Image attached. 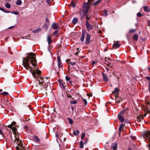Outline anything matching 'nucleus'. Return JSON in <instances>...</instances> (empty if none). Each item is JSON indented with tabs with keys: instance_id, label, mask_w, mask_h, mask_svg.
I'll use <instances>...</instances> for the list:
<instances>
[{
	"instance_id": "obj_40",
	"label": "nucleus",
	"mask_w": 150,
	"mask_h": 150,
	"mask_svg": "<svg viewBox=\"0 0 150 150\" xmlns=\"http://www.w3.org/2000/svg\"><path fill=\"white\" fill-rule=\"evenodd\" d=\"M71 65H74L75 64H76V62H70V63Z\"/></svg>"
},
{
	"instance_id": "obj_62",
	"label": "nucleus",
	"mask_w": 150,
	"mask_h": 150,
	"mask_svg": "<svg viewBox=\"0 0 150 150\" xmlns=\"http://www.w3.org/2000/svg\"><path fill=\"white\" fill-rule=\"evenodd\" d=\"M58 134H56V137H58Z\"/></svg>"
},
{
	"instance_id": "obj_24",
	"label": "nucleus",
	"mask_w": 150,
	"mask_h": 150,
	"mask_svg": "<svg viewBox=\"0 0 150 150\" xmlns=\"http://www.w3.org/2000/svg\"><path fill=\"white\" fill-rule=\"evenodd\" d=\"M22 4L21 0H18L16 2V4L17 5H21Z\"/></svg>"
},
{
	"instance_id": "obj_8",
	"label": "nucleus",
	"mask_w": 150,
	"mask_h": 150,
	"mask_svg": "<svg viewBox=\"0 0 150 150\" xmlns=\"http://www.w3.org/2000/svg\"><path fill=\"white\" fill-rule=\"evenodd\" d=\"M117 145L116 142L112 143L111 145V148L113 150H117Z\"/></svg>"
},
{
	"instance_id": "obj_21",
	"label": "nucleus",
	"mask_w": 150,
	"mask_h": 150,
	"mask_svg": "<svg viewBox=\"0 0 150 150\" xmlns=\"http://www.w3.org/2000/svg\"><path fill=\"white\" fill-rule=\"evenodd\" d=\"M80 147L81 148H83V142L82 140L80 142Z\"/></svg>"
},
{
	"instance_id": "obj_59",
	"label": "nucleus",
	"mask_w": 150,
	"mask_h": 150,
	"mask_svg": "<svg viewBox=\"0 0 150 150\" xmlns=\"http://www.w3.org/2000/svg\"><path fill=\"white\" fill-rule=\"evenodd\" d=\"M46 21H48V19L47 18H46Z\"/></svg>"
},
{
	"instance_id": "obj_39",
	"label": "nucleus",
	"mask_w": 150,
	"mask_h": 150,
	"mask_svg": "<svg viewBox=\"0 0 150 150\" xmlns=\"http://www.w3.org/2000/svg\"><path fill=\"white\" fill-rule=\"evenodd\" d=\"M70 59H67L66 60V62L68 64L70 63Z\"/></svg>"
},
{
	"instance_id": "obj_29",
	"label": "nucleus",
	"mask_w": 150,
	"mask_h": 150,
	"mask_svg": "<svg viewBox=\"0 0 150 150\" xmlns=\"http://www.w3.org/2000/svg\"><path fill=\"white\" fill-rule=\"evenodd\" d=\"M58 30H56L53 33V34L56 37H57L58 35Z\"/></svg>"
},
{
	"instance_id": "obj_48",
	"label": "nucleus",
	"mask_w": 150,
	"mask_h": 150,
	"mask_svg": "<svg viewBox=\"0 0 150 150\" xmlns=\"http://www.w3.org/2000/svg\"><path fill=\"white\" fill-rule=\"evenodd\" d=\"M149 84V92H150V82H148Z\"/></svg>"
},
{
	"instance_id": "obj_49",
	"label": "nucleus",
	"mask_w": 150,
	"mask_h": 150,
	"mask_svg": "<svg viewBox=\"0 0 150 150\" xmlns=\"http://www.w3.org/2000/svg\"><path fill=\"white\" fill-rule=\"evenodd\" d=\"M88 142V139L87 138H86V140L85 142H84V143L86 144Z\"/></svg>"
},
{
	"instance_id": "obj_33",
	"label": "nucleus",
	"mask_w": 150,
	"mask_h": 150,
	"mask_svg": "<svg viewBox=\"0 0 150 150\" xmlns=\"http://www.w3.org/2000/svg\"><path fill=\"white\" fill-rule=\"evenodd\" d=\"M85 136V133H83L81 136V140L83 139L84 137Z\"/></svg>"
},
{
	"instance_id": "obj_11",
	"label": "nucleus",
	"mask_w": 150,
	"mask_h": 150,
	"mask_svg": "<svg viewBox=\"0 0 150 150\" xmlns=\"http://www.w3.org/2000/svg\"><path fill=\"white\" fill-rule=\"evenodd\" d=\"M47 40L49 45L52 42V40H51V37L50 36L48 35L47 36Z\"/></svg>"
},
{
	"instance_id": "obj_58",
	"label": "nucleus",
	"mask_w": 150,
	"mask_h": 150,
	"mask_svg": "<svg viewBox=\"0 0 150 150\" xmlns=\"http://www.w3.org/2000/svg\"><path fill=\"white\" fill-rule=\"evenodd\" d=\"M148 25H149L150 26V21H149L148 23Z\"/></svg>"
},
{
	"instance_id": "obj_15",
	"label": "nucleus",
	"mask_w": 150,
	"mask_h": 150,
	"mask_svg": "<svg viewBox=\"0 0 150 150\" xmlns=\"http://www.w3.org/2000/svg\"><path fill=\"white\" fill-rule=\"evenodd\" d=\"M80 133V132L78 129L76 130H75L73 132V134L75 136L79 134Z\"/></svg>"
},
{
	"instance_id": "obj_31",
	"label": "nucleus",
	"mask_w": 150,
	"mask_h": 150,
	"mask_svg": "<svg viewBox=\"0 0 150 150\" xmlns=\"http://www.w3.org/2000/svg\"><path fill=\"white\" fill-rule=\"evenodd\" d=\"M135 32V30L132 29L129 30V33H134Z\"/></svg>"
},
{
	"instance_id": "obj_16",
	"label": "nucleus",
	"mask_w": 150,
	"mask_h": 150,
	"mask_svg": "<svg viewBox=\"0 0 150 150\" xmlns=\"http://www.w3.org/2000/svg\"><path fill=\"white\" fill-rule=\"evenodd\" d=\"M16 124V122H12L11 125H9L8 126V127L9 128H12V127H13V126L16 127V125H15Z\"/></svg>"
},
{
	"instance_id": "obj_57",
	"label": "nucleus",
	"mask_w": 150,
	"mask_h": 150,
	"mask_svg": "<svg viewBox=\"0 0 150 150\" xmlns=\"http://www.w3.org/2000/svg\"><path fill=\"white\" fill-rule=\"evenodd\" d=\"M86 19L87 20H89V17H88V16H87L86 17Z\"/></svg>"
},
{
	"instance_id": "obj_14",
	"label": "nucleus",
	"mask_w": 150,
	"mask_h": 150,
	"mask_svg": "<svg viewBox=\"0 0 150 150\" xmlns=\"http://www.w3.org/2000/svg\"><path fill=\"white\" fill-rule=\"evenodd\" d=\"M138 35L137 34H134L133 37V39L134 40L137 41L138 40Z\"/></svg>"
},
{
	"instance_id": "obj_23",
	"label": "nucleus",
	"mask_w": 150,
	"mask_h": 150,
	"mask_svg": "<svg viewBox=\"0 0 150 150\" xmlns=\"http://www.w3.org/2000/svg\"><path fill=\"white\" fill-rule=\"evenodd\" d=\"M121 100V99L120 98H118V97H115V100L116 101V102L117 103H120Z\"/></svg>"
},
{
	"instance_id": "obj_20",
	"label": "nucleus",
	"mask_w": 150,
	"mask_h": 150,
	"mask_svg": "<svg viewBox=\"0 0 150 150\" xmlns=\"http://www.w3.org/2000/svg\"><path fill=\"white\" fill-rule=\"evenodd\" d=\"M12 129V130L13 131V132L14 133H16L17 132V128L16 127V126L13 127L12 128H10Z\"/></svg>"
},
{
	"instance_id": "obj_5",
	"label": "nucleus",
	"mask_w": 150,
	"mask_h": 150,
	"mask_svg": "<svg viewBox=\"0 0 150 150\" xmlns=\"http://www.w3.org/2000/svg\"><path fill=\"white\" fill-rule=\"evenodd\" d=\"M86 25L87 30L88 31L93 28V26L90 25L87 20L86 21Z\"/></svg>"
},
{
	"instance_id": "obj_3",
	"label": "nucleus",
	"mask_w": 150,
	"mask_h": 150,
	"mask_svg": "<svg viewBox=\"0 0 150 150\" xmlns=\"http://www.w3.org/2000/svg\"><path fill=\"white\" fill-rule=\"evenodd\" d=\"M15 134V142H16V143L18 144V145L19 146H21L23 145V144L22 142L18 138V132H16V133H14Z\"/></svg>"
},
{
	"instance_id": "obj_47",
	"label": "nucleus",
	"mask_w": 150,
	"mask_h": 150,
	"mask_svg": "<svg viewBox=\"0 0 150 150\" xmlns=\"http://www.w3.org/2000/svg\"><path fill=\"white\" fill-rule=\"evenodd\" d=\"M58 66L59 68L62 67V69H63V68H62V65H61V64H58Z\"/></svg>"
},
{
	"instance_id": "obj_43",
	"label": "nucleus",
	"mask_w": 150,
	"mask_h": 150,
	"mask_svg": "<svg viewBox=\"0 0 150 150\" xmlns=\"http://www.w3.org/2000/svg\"><path fill=\"white\" fill-rule=\"evenodd\" d=\"M145 78L147 80H148L150 82V77L149 76H147L145 77Z\"/></svg>"
},
{
	"instance_id": "obj_60",
	"label": "nucleus",
	"mask_w": 150,
	"mask_h": 150,
	"mask_svg": "<svg viewBox=\"0 0 150 150\" xmlns=\"http://www.w3.org/2000/svg\"><path fill=\"white\" fill-rule=\"evenodd\" d=\"M128 150H132V149L130 148H129Z\"/></svg>"
},
{
	"instance_id": "obj_44",
	"label": "nucleus",
	"mask_w": 150,
	"mask_h": 150,
	"mask_svg": "<svg viewBox=\"0 0 150 150\" xmlns=\"http://www.w3.org/2000/svg\"><path fill=\"white\" fill-rule=\"evenodd\" d=\"M0 10L2 11L6 12H5V11L4 9L0 7Z\"/></svg>"
},
{
	"instance_id": "obj_32",
	"label": "nucleus",
	"mask_w": 150,
	"mask_h": 150,
	"mask_svg": "<svg viewBox=\"0 0 150 150\" xmlns=\"http://www.w3.org/2000/svg\"><path fill=\"white\" fill-rule=\"evenodd\" d=\"M141 118L142 119H143V117L142 116H139L137 117V119L138 121L139 122H140L141 120L140 119V118Z\"/></svg>"
},
{
	"instance_id": "obj_12",
	"label": "nucleus",
	"mask_w": 150,
	"mask_h": 150,
	"mask_svg": "<svg viewBox=\"0 0 150 150\" xmlns=\"http://www.w3.org/2000/svg\"><path fill=\"white\" fill-rule=\"evenodd\" d=\"M33 140L36 142H39L40 141V140L39 138L36 136L34 135L33 137Z\"/></svg>"
},
{
	"instance_id": "obj_27",
	"label": "nucleus",
	"mask_w": 150,
	"mask_h": 150,
	"mask_svg": "<svg viewBox=\"0 0 150 150\" xmlns=\"http://www.w3.org/2000/svg\"><path fill=\"white\" fill-rule=\"evenodd\" d=\"M5 6L8 8H10L11 7L9 3L8 2L6 4Z\"/></svg>"
},
{
	"instance_id": "obj_63",
	"label": "nucleus",
	"mask_w": 150,
	"mask_h": 150,
	"mask_svg": "<svg viewBox=\"0 0 150 150\" xmlns=\"http://www.w3.org/2000/svg\"><path fill=\"white\" fill-rule=\"evenodd\" d=\"M149 71H150V67L149 68Z\"/></svg>"
},
{
	"instance_id": "obj_46",
	"label": "nucleus",
	"mask_w": 150,
	"mask_h": 150,
	"mask_svg": "<svg viewBox=\"0 0 150 150\" xmlns=\"http://www.w3.org/2000/svg\"><path fill=\"white\" fill-rule=\"evenodd\" d=\"M131 138L133 140H134L136 139L135 137H133V136H131Z\"/></svg>"
},
{
	"instance_id": "obj_4",
	"label": "nucleus",
	"mask_w": 150,
	"mask_h": 150,
	"mask_svg": "<svg viewBox=\"0 0 150 150\" xmlns=\"http://www.w3.org/2000/svg\"><path fill=\"white\" fill-rule=\"evenodd\" d=\"M125 111L122 110L118 115V118L122 123L125 121V119L123 117Z\"/></svg>"
},
{
	"instance_id": "obj_25",
	"label": "nucleus",
	"mask_w": 150,
	"mask_h": 150,
	"mask_svg": "<svg viewBox=\"0 0 150 150\" xmlns=\"http://www.w3.org/2000/svg\"><path fill=\"white\" fill-rule=\"evenodd\" d=\"M70 6H72L73 8H74L75 7V4L73 1H71V4H70Z\"/></svg>"
},
{
	"instance_id": "obj_30",
	"label": "nucleus",
	"mask_w": 150,
	"mask_h": 150,
	"mask_svg": "<svg viewBox=\"0 0 150 150\" xmlns=\"http://www.w3.org/2000/svg\"><path fill=\"white\" fill-rule=\"evenodd\" d=\"M68 120L70 124H72L73 123V121L71 119L68 118Z\"/></svg>"
},
{
	"instance_id": "obj_42",
	"label": "nucleus",
	"mask_w": 150,
	"mask_h": 150,
	"mask_svg": "<svg viewBox=\"0 0 150 150\" xmlns=\"http://www.w3.org/2000/svg\"><path fill=\"white\" fill-rule=\"evenodd\" d=\"M150 110V109L149 108V109L147 110H146V112H145V114H144V117L146 116V114L148 113H147V111H148V110Z\"/></svg>"
},
{
	"instance_id": "obj_52",
	"label": "nucleus",
	"mask_w": 150,
	"mask_h": 150,
	"mask_svg": "<svg viewBox=\"0 0 150 150\" xmlns=\"http://www.w3.org/2000/svg\"><path fill=\"white\" fill-rule=\"evenodd\" d=\"M14 27V26H11L10 27L8 28V29H12V28H13Z\"/></svg>"
},
{
	"instance_id": "obj_22",
	"label": "nucleus",
	"mask_w": 150,
	"mask_h": 150,
	"mask_svg": "<svg viewBox=\"0 0 150 150\" xmlns=\"http://www.w3.org/2000/svg\"><path fill=\"white\" fill-rule=\"evenodd\" d=\"M123 124H122L120 126V127L119 128V131L120 132L122 131L123 130L124 127H123Z\"/></svg>"
},
{
	"instance_id": "obj_2",
	"label": "nucleus",
	"mask_w": 150,
	"mask_h": 150,
	"mask_svg": "<svg viewBox=\"0 0 150 150\" xmlns=\"http://www.w3.org/2000/svg\"><path fill=\"white\" fill-rule=\"evenodd\" d=\"M89 6L87 3H85L83 5V10L81 11L80 14L82 17L85 16L88 13L89 10Z\"/></svg>"
},
{
	"instance_id": "obj_55",
	"label": "nucleus",
	"mask_w": 150,
	"mask_h": 150,
	"mask_svg": "<svg viewBox=\"0 0 150 150\" xmlns=\"http://www.w3.org/2000/svg\"><path fill=\"white\" fill-rule=\"evenodd\" d=\"M38 31L37 30H34L33 32L34 33H35L36 32H37Z\"/></svg>"
},
{
	"instance_id": "obj_18",
	"label": "nucleus",
	"mask_w": 150,
	"mask_h": 150,
	"mask_svg": "<svg viewBox=\"0 0 150 150\" xmlns=\"http://www.w3.org/2000/svg\"><path fill=\"white\" fill-rule=\"evenodd\" d=\"M143 8L144 11L146 12H150V9H149L148 7L146 6H145L143 7Z\"/></svg>"
},
{
	"instance_id": "obj_56",
	"label": "nucleus",
	"mask_w": 150,
	"mask_h": 150,
	"mask_svg": "<svg viewBox=\"0 0 150 150\" xmlns=\"http://www.w3.org/2000/svg\"><path fill=\"white\" fill-rule=\"evenodd\" d=\"M61 64V61L58 62V64Z\"/></svg>"
},
{
	"instance_id": "obj_45",
	"label": "nucleus",
	"mask_w": 150,
	"mask_h": 150,
	"mask_svg": "<svg viewBox=\"0 0 150 150\" xmlns=\"http://www.w3.org/2000/svg\"><path fill=\"white\" fill-rule=\"evenodd\" d=\"M57 59L58 62H60L61 61V60H60V57L59 56H58L57 57Z\"/></svg>"
},
{
	"instance_id": "obj_1",
	"label": "nucleus",
	"mask_w": 150,
	"mask_h": 150,
	"mask_svg": "<svg viewBox=\"0 0 150 150\" xmlns=\"http://www.w3.org/2000/svg\"><path fill=\"white\" fill-rule=\"evenodd\" d=\"M37 60L35 59V55L34 53H31L29 54L26 58L23 59L22 65L27 70L30 69V71L34 77L38 79L35 81L34 85L38 86V84L45 86L47 87L46 83L43 81L44 78L40 76H41V71L38 70V68L37 67Z\"/></svg>"
},
{
	"instance_id": "obj_17",
	"label": "nucleus",
	"mask_w": 150,
	"mask_h": 150,
	"mask_svg": "<svg viewBox=\"0 0 150 150\" xmlns=\"http://www.w3.org/2000/svg\"><path fill=\"white\" fill-rule=\"evenodd\" d=\"M78 19L76 18H74L72 20V22L74 24H76L78 21Z\"/></svg>"
},
{
	"instance_id": "obj_51",
	"label": "nucleus",
	"mask_w": 150,
	"mask_h": 150,
	"mask_svg": "<svg viewBox=\"0 0 150 150\" xmlns=\"http://www.w3.org/2000/svg\"><path fill=\"white\" fill-rule=\"evenodd\" d=\"M69 83L71 85H73V84L74 83V82L71 81H70Z\"/></svg>"
},
{
	"instance_id": "obj_41",
	"label": "nucleus",
	"mask_w": 150,
	"mask_h": 150,
	"mask_svg": "<svg viewBox=\"0 0 150 150\" xmlns=\"http://www.w3.org/2000/svg\"><path fill=\"white\" fill-rule=\"evenodd\" d=\"M50 0H47V3L48 5H50L51 3Z\"/></svg>"
},
{
	"instance_id": "obj_64",
	"label": "nucleus",
	"mask_w": 150,
	"mask_h": 150,
	"mask_svg": "<svg viewBox=\"0 0 150 150\" xmlns=\"http://www.w3.org/2000/svg\"><path fill=\"white\" fill-rule=\"evenodd\" d=\"M66 139V138H64V141H65Z\"/></svg>"
},
{
	"instance_id": "obj_37",
	"label": "nucleus",
	"mask_w": 150,
	"mask_h": 150,
	"mask_svg": "<svg viewBox=\"0 0 150 150\" xmlns=\"http://www.w3.org/2000/svg\"><path fill=\"white\" fill-rule=\"evenodd\" d=\"M2 94L4 95H8V92H4L2 93Z\"/></svg>"
},
{
	"instance_id": "obj_50",
	"label": "nucleus",
	"mask_w": 150,
	"mask_h": 150,
	"mask_svg": "<svg viewBox=\"0 0 150 150\" xmlns=\"http://www.w3.org/2000/svg\"><path fill=\"white\" fill-rule=\"evenodd\" d=\"M12 13L14 14H17L18 13L17 11H13Z\"/></svg>"
},
{
	"instance_id": "obj_6",
	"label": "nucleus",
	"mask_w": 150,
	"mask_h": 150,
	"mask_svg": "<svg viewBox=\"0 0 150 150\" xmlns=\"http://www.w3.org/2000/svg\"><path fill=\"white\" fill-rule=\"evenodd\" d=\"M119 91V90L118 89V88H115L114 91L112 92V93L113 94L115 97L118 96Z\"/></svg>"
},
{
	"instance_id": "obj_7",
	"label": "nucleus",
	"mask_w": 150,
	"mask_h": 150,
	"mask_svg": "<svg viewBox=\"0 0 150 150\" xmlns=\"http://www.w3.org/2000/svg\"><path fill=\"white\" fill-rule=\"evenodd\" d=\"M91 35L89 34H87L85 43L86 44H89L90 42Z\"/></svg>"
},
{
	"instance_id": "obj_19",
	"label": "nucleus",
	"mask_w": 150,
	"mask_h": 150,
	"mask_svg": "<svg viewBox=\"0 0 150 150\" xmlns=\"http://www.w3.org/2000/svg\"><path fill=\"white\" fill-rule=\"evenodd\" d=\"M85 37V34L84 33H82V35L80 39L82 41H83L84 40V38Z\"/></svg>"
},
{
	"instance_id": "obj_38",
	"label": "nucleus",
	"mask_w": 150,
	"mask_h": 150,
	"mask_svg": "<svg viewBox=\"0 0 150 150\" xmlns=\"http://www.w3.org/2000/svg\"><path fill=\"white\" fill-rule=\"evenodd\" d=\"M83 101L84 103L85 104V105H86L87 104V101L85 99H83Z\"/></svg>"
},
{
	"instance_id": "obj_61",
	"label": "nucleus",
	"mask_w": 150,
	"mask_h": 150,
	"mask_svg": "<svg viewBox=\"0 0 150 150\" xmlns=\"http://www.w3.org/2000/svg\"><path fill=\"white\" fill-rule=\"evenodd\" d=\"M106 69L107 71H108V68H106Z\"/></svg>"
},
{
	"instance_id": "obj_54",
	"label": "nucleus",
	"mask_w": 150,
	"mask_h": 150,
	"mask_svg": "<svg viewBox=\"0 0 150 150\" xmlns=\"http://www.w3.org/2000/svg\"><path fill=\"white\" fill-rule=\"evenodd\" d=\"M95 63H96V62L95 61H93L92 62V64L93 65Z\"/></svg>"
},
{
	"instance_id": "obj_36",
	"label": "nucleus",
	"mask_w": 150,
	"mask_h": 150,
	"mask_svg": "<svg viewBox=\"0 0 150 150\" xmlns=\"http://www.w3.org/2000/svg\"><path fill=\"white\" fill-rule=\"evenodd\" d=\"M65 79L67 81H69L70 79V78L67 76H65Z\"/></svg>"
},
{
	"instance_id": "obj_53",
	"label": "nucleus",
	"mask_w": 150,
	"mask_h": 150,
	"mask_svg": "<svg viewBox=\"0 0 150 150\" xmlns=\"http://www.w3.org/2000/svg\"><path fill=\"white\" fill-rule=\"evenodd\" d=\"M93 0H88V2L90 3L91 1H93Z\"/></svg>"
},
{
	"instance_id": "obj_34",
	"label": "nucleus",
	"mask_w": 150,
	"mask_h": 150,
	"mask_svg": "<svg viewBox=\"0 0 150 150\" xmlns=\"http://www.w3.org/2000/svg\"><path fill=\"white\" fill-rule=\"evenodd\" d=\"M71 103L72 104H75L77 103V102L76 100H74L73 101H71Z\"/></svg>"
},
{
	"instance_id": "obj_26",
	"label": "nucleus",
	"mask_w": 150,
	"mask_h": 150,
	"mask_svg": "<svg viewBox=\"0 0 150 150\" xmlns=\"http://www.w3.org/2000/svg\"><path fill=\"white\" fill-rule=\"evenodd\" d=\"M101 2L100 0H98L93 4V5H98Z\"/></svg>"
},
{
	"instance_id": "obj_13",
	"label": "nucleus",
	"mask_w": 150,
	"mask_h": 150,
	"mask_svg": "<svg viewBox=\"0 0 150 150\" xmlns=\"http://www.w3.org/2000/svg\"><path fill=\"white\" fill-rule=\"evenodd\" d=\"M102 74L104 81L108 82V77L103 73Z\"/></svg>"
},
{
	"instance_id": "obj_9",
	"label": "nucleus",
	"mask_w": 150,
	"mask_h": 150,
	"mask_svg": "<svg viewBox=\"0 0 150 150\" xmlns=\"http://www.w3.org/2000/svg\"><path fill=\"white\" fill-rule=\"evenodd\" d=\"M52 28L55 30L58 29L59 28V25L56 23H54L52 25Z\"/></svg>"
},
{
	"instance_id": "obj_10",
	"label": "nucleus",
	"mask_w": 150,
	"mask_h": 150,
	"mask_svg": "<svg viewBox=\"0 0 150 150\" xmlns=\"http://www.w3.org/2000/svg\"><path fill=\"white\" fill-rule=\"evenodd\" d=\"M118 42L119 41H117L112 46L113 48L119 47L120 46V45L119 43Z\"/></svg>"
},
{
	"instance_id": "obj_35",
	"label": "nucleus",
	"mask_w": 150,
	"mask_h": 150,
	"mask_svg": "<svg viewBox=\"0 0 150 150\" xmlns=\"http://www.w3.org/2000/svg\"><path fill=\"white\" fill-rule=\"evenodd\" d=\"M137 16L138 17H140L142 16V15L141 13L140 12H139L137 13Z\"/></svg>"
},
{
	"instance_id": "obj_28",
	"label": "nucleus",
	"mask_w": 150,
	"mask_h": 150,
	"mask_svg": "<svg viewBox=\"0 0 150 150\" xmlns=\"http://www.w3.org/2000/svg\"><path fill=\"white\" fill-rule=\"evenodd\" d=\"M103 15L104 16H106L107 15V11L106 10H104L103 13Z\"/></svg>"
}]
</instances>
